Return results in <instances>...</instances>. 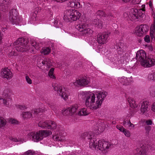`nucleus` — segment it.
<instances>
[{
  "mask_svg": "<svg viewBox=\"0 0 155 155\" xmlns=\"http://www.w3.org/2000/svg\"><path fill=\"white\" fill-rule=\"evenodd\" d=\"M46 110L45 109L39 108L38 109H34L33 110L34 113L36 114H38L39 113L43 112H45Z\"/></svg>",
  "mask_w": 155,
  "mask_h": 155,
  "instance_id": "obj_37",
  "label": "nucleus"
},
{
  "mask_svg": "<svg viewBox=\"0 0 155 155\" xmlns=\"http://www.w3.org/2000/svg\"><path fill=\"white\" fill-rule=\"evenodd\" d=\"M97 98L91 104L89 107L93 109H96L99 108L101 106L103 101L107 94V93L105 91L96 92L95 93Z\"/></svg>",
  "mask_w": 155,
  "mask_h": 155,
  "instance_id": "obj_3",
  "label": "nucleus"
},
{
  "mask_svg": "<svg viewBox=\"0 0 155 155\" xmlns=\"http://www.w3.org/2000/svg\"><path fill=\"white\" fill-rule=\"evenodd\" d=\"M89 113L87 111L85 108H82L78 112V114L80 116H86L88 115Z\"/></svg>",
  "mask_w": 155,
  "mask_h": 155,
  "instance_id": "obj_29",
  "label": "nucleus"
},
{
  "mask_svg": "<svg viewBox=\"0 0 155 155\" xmlns=\"http://www.w3.org/2000/svg\"><path fill=\"white\" fill-rule=\"evenodd\" d=\"M98 144L99 146L98 150H100L103 153L107 152L110 146L109 142L101 140H99Z\"/></svg>",
  "mask_w": 155,
  "mask_h": 155,
  "instance_id": "obj_14",
  "label": "nucleus"
},
{
  "mask_svg": "<svg viewBox=\"0 0 155 155\" xmlns=\"http://www.w3.org/2000/svg\"><path fill=\"white\" fill-rule=\"evenodd\" d=\"M57 127L56 124L54 121L49 120L48 129H55Z\"/></svg>",
  "mask_w": 155,
  "mask_h": 155,
  "instance_id": "obj_31",
  "label": "nucleus"
},
{
  "mask_svg": "<svg viewBox=\"0 0 155 155\" xmlns=\"http://www.w3.org/2000/svg\"><path fill=\"white\" fill-rule=\"evenodd\" d=\"M2 103L1 104H3L5 105L6 106L8 105L9 104V101L8 100V101L7 100V99H3L2 98V99H1Z\"/></svg>",
  "mask_w": 155,
  "mask_h": 155,
  "instance_id": "obj_47",
  "label": "nucleus"
},
{
  "mask_svg": "<svg viewBox=\"0 0 155 155\" xmlns=\"http://www.w3.org/2000/svg\"><path fill=\"white\" fill-rule=\"evenodd\" d=\"M9 20L12 23L17 25L19 24L20 19L18 16V13L15 9H12L9 12Z\"/></svg>",
  "mask_w": 155,
  "mask_h": 155,
  "instance_id": "obj_10",
  "label": "nucleus"
},
{
  "mask_svg": "<svg viewBox=\"0 0 155 155\" xmlns=\"http://www.w3.org/2000/svg\"><path fill=\"white\" fill-rule=\"evenodd\" d=\"M135 155H145L146 154V148L143 145L139 148H137L134 151Z\"/></svg>",
  "mask_w": 155,
  "mask_h": 155,
  "instance_id": "obj_19",
  "label": "nucleus"
},
{
  "mask_svg": "<svg viewBox=\"0 0 155 155\" xmlns=\"http://www.w3.org/2000/svg\"><path fill=\"white\" fill-rule=\"evenodd\" d=\"M113 17L114 16L112 13L110 12H108L107 13H105V17H109V18H111Z\"/></svg>",
  "mask_w": 155,
  "mask_h": 155,
  "instance_id": "obj_50",
  "label": "nucleus"
},
{
  "mask_svg": "<svg viewBox=\"0 0 155 155\" xmlns=\"http://www.w3.org/2000/svg\"><path fill=\"white\" fill-rule=\"evenodd\" d=\"M124 44L120 42L118 43L117 45V49L118 51H121L124 49Z\"/></svg>",
  "mask_w": 155,
  "mask_h": 155,
  "instance_id": "obj_35",
  "label": "nucleus"
},
{
  "mask_svg": "<svg viewBox=\"0 0 155 155\" xmlns=\"http://www.w3.org/2000/svg\"><path fill=\"white\" fill-rule=\"evenodd\" d=\"M105 125L104 123L100 124L98 126V130L100 132H102L105 129Z\"/></svg>",
  "mask_w": 155,
  "mask_h": 155,
  "instance_id": "obj_34",
  "label": "nucleus"
},
{
  "mask_svg": "<svg viewBox=\"0 0 155 155\" xmlns=\"http://www.w3.org/2000/svg\"><path fill=\"white\" fill-rule=\"evenodd\" d=\"M150 94L152 97H155V87H151L149 88Z\"/></svg>",
  "mask_w": 155,
  "mask_h": 155,
  "instance_id": "obj_36",
  "label": "nucleus"
},
{
  "mask_svg": "<svg viewBox=\"0 0 155 155\" xmlns=\"http://www.w3.org/2000/svg\"><path fill=\"white\" fill-rule=\"evenodd\" d=\"M11 2L9 0H0V10L5 11L10 5Z\"/></svg>",
  "mask_w": 155,
  "mask_h": 155,
  "instance_id": "obj_17",
  "label": "nucleus"
},
{
  "mask_svg": "<svg viewBox=\"0 0 155 155\" xmlns=\"http://www.w3.org/2000/svg\"><path fill=\"white\" fill-rule=\"evenodd\" d=\"M68 5L71 8H77L81 7L80 4L76 1H71L68 4Z\"/></svg>",
  "mask_w": 155,
  "mask_h": 155,
  "instance_id": "obj_22",
  "label": "nucleus"
},
{
  "mask_svg": "<svg viewBox=\"0 0 155 155\" xmlns=\"http://www.w3.org/2000/svg\"><path fill=\"white\" fill-rule=\"evenodd\" d=\"M53 138L54 140H56L57 141H61L63 140V138H61L60 136L59 135H54L53 137Z\"/></svg>",
  "mask_w": 155,
  "mask_h": 155,
  "instance_id": "obj_42",
  "label": "nucleus"
},
{
  "mask_svg": "<svg viewBox=\"0 0 155 155\" xmlns=\"http://www.w3.org/2000/svg\"><path fill=\"white\" fill-rule=\"evenodd\" d=\"M119 81L124 85H129L132 81V78L131 77L127 78L123 76L118 78Z\"/></svg>",
  "mask_w": 155,
  "mask_h": 155,
  "instance_id": "obj_18",
  "label": "nucleus"
},
{
  "mask_svg": "<svg viewBox=\"0 0 155 155\" xmlns=\"http://www.w3.org/2000/svg\"><path fill=\"white\" fill-rule=\"evenodd\" d=\"M97 15L104 17L105 16V13L103 11L99 10L97 12Z\"/></svg>",
  "mask_w": 155,
  "mask_h": 155,
  "instance_id": "obj_46",
  "label": "nucleus"
},
{
  "mask_svg": "<svg viewBox=\"0 0 155 155\" xmlns=\"http://www.w3.org/2000/svg\"><path fill=\"white\" fill-rule=\"evenodd\" d=\"M17 108L21 110H24L26 109V107L25 105H18L17 106Z\"/></svg>",
  "mask_w": 155,
  "mask_h": 155,
  "instance_id": "obj_49",
  "label": "nucleus"
},
{
  "mask_svg": "<svg viewBox=\"0 0 155 155\" xmlns=\"http://www.w3.org/2000/svg\"><path fill=\"white\" fill-rule=\"evenodd\" d=\"M81 15L77 10L69 9L64 12V19L66 21H70L72 20L75 21L79 18Z\"/></svg>",
  "mask_w": 155,
  "mask_h": 155,
  "instance_id": "obj_4",
  "label": "nucleus"
},
{
  "mask_svg": "<svg viewBox=\"0 0 155 155\" xmlns=\"http://www.w3.org/2000/svg\"><path fill=\"white\" fill-rule=\"evenodd\" d=\"M123 132L125 136L127 137H129L130 136V132L129 130L125 128Z\"/></svg>",
  "mask_w": 155,
  "mask_h": 155,
  "instance_id": "obj_43",
  "label": "nucleus"
},
{
  "mask_svg": "<svg viewBox=\"0 0 155 155\" xmlns=\"http://www.w3.org/2000/svg\"><path fill=\"white\" fill-rule=\"evenodd\" d=\"M136 58L144 67H149L155 64V59L150 56L147 57L145 52L142 50L137 52Z\"/></svg>",
  "mask_w": 155,
  "mask_h": 155,
  "instance_id": "obj_1",
  "label": "nucleus"
},
{
  "mask_svg": "<svg viewBox=\"0 0 155 155\" xmlns=\"http://www.w3.org/2000/svg\"><path fill=\"white\" fill-rule=\"evenodd\" d=\"M16 55V54H15V53L14 51H12L8 54V56L10 57L13 56L14 55Z\"/></svg>",
  "mask_w": 155,
  "mask_h": 155,
  "instance_id": "obj_56",
  "label": "nucleus"
},
{
  "mask_svg": "<svg viewBox=\"0 0 155 155\" xmlns=\"http://www.w3.org/2000/svg\"><path fill=\"white\" fill-rule=\"evenodd\" d=\"M143 11L142 9H137L135 8H132L130 10V19L132 21H136L138 19L144 17L145 15L142 12Z\"/></svg>",
  "mask_w": 155,
  "mask_h": 155,
  "instance_id": "obj_7",
  "label": "nucleus"
},
{
  "mask_svg": "<svg viewBox=\"0 0 155 155\" xmlns=\"http://www.w3.org/2000/svg\"><path fill=\"white\" fill-rule=\"evenodd\" d=\"M54 88V90L56 91L59 95H60L65 100L68 99V92L65 90L64 87L57 84L55 85Z\"/></svg>",
  "mask_w": 155,
  "mask_h": 155,
  "instance_id": "obj_11",
  "label": "nucleus"
},
{
  "mask_svg": "<svg viewBox=\"0 0 155 155\" xmlns=\"http://www.w3.org/2000/svg\"><path fill=\"white\" fill-rule=\"evenodd\" d=\"M52 134L51 131L47 130H40L38 132H30L27 136L32 141L38 142L43 139L44 137H48Z\"/></svg>",
  "mask_w": 155,
  "mask_h": 155,
  "instance_id": "obj_2",
  "label": "nucleus"
},
{
  "mask_svg": "<svg viewBox=\"0 0 155 155\" xmlns=\"http://www.w3.org/2000/svg\"><path fill=\"white\" fill-rule=\"evenodd\" d=\"M95 26L99 28H101L103 27V22L99 19H94V22Z\"/></svg>",
  "mask_w": 155,
  "mask_h": 155,
  "instance_id": "obj_28",
  "label": "nucleus"
},
{
  "mask_svg": "<svg viewBox=\"0 0 155 155\" xmlns=\"http://www.w3.org/2000/svg\"><path fill=\"white\" fill-rule=\"evenodd\" d=\"M25 80L28 84H31L32 83V81L31 79L28 76L25 77Z\"/></svg>",
  "mask_w": 155,
  "mask_h": 155,
  "instance_id": "obj_51",
  "label": "nucleus"
},
{
  "mask_svg": "<svg viewBox=\"0 0 155 155\" xmlns=\"http://www.w3.org/2000/svg\"><path fill=\"white\" fill-rule=\"evenodd\" d=\"M40 60L43 65L46 64L47 66H49L51 65V63L52 62V60L48 58H45L44 60L42 59Z\"/></svg>",
  "mask_w": 155,
  "mask_h": 155,
  "instance_id": "obj_26",
  "label": "nucleus"
},
{
  "mask_svg": "<svg viewBox=\"0 0 155 155\" xmlns=\"http://www.w3.org/2000/svg\"><path fill=\"white\" fill-rule=\"evenodd\" d=\"M58 21H54V25L56 27H58L57 24L58 23Z\"/></svg>",
  "mask_w": 155,
  "mask_h": 155,
  "instance_id": "obj_60",
  "label": "nucleus"
},
{
  "mask_svg": "<svg viewBox=\"0 0 155 155\" xmlns=\"http://www.w3.org/2000/svg\"><path fill=\"white\" fill-rule=\"evenodd\" d=\"M117 129L119 130L120 131L123 132L125 128L122 126L117 125L116 127Z\"/></svg>",
  "mask_w": 155,
  "mask_h": 155,
  "instance_id": "obj_52",
  "label": "nucleus"
},
{
  "mask_svg": "<svg viewBox=\"0 0 155 155\" xmlns=\"http://www.w3.org/2000/svg\"><path fill=\"white\" fill-rule=\"evenodd\" d=\"M81 137L83 139L89 140L92 137H94V134L91 132H85L83 134Z\"/></svg>",
  "mask_w": 155,
  "mask_h": 155,
  "instance_id": "obj_23",
  "label": "nucleus"
},
{
  "mask_svg": "<svg viewBox=\"0 0 155 155\" xmlns=\"http://www.w3.org/2000/svg\"><path fill=\"white\" fill-rule=\"evenodd\" d=\"M145 123L147 125H151L152 124V121L151 120H146Z\"/></svg>",
  "mask_w": 155,
  "mask_h": 155,
  "instance_id": "obj_55",
  "label": "nucleus"
},
{
  "mask_svg": "<svg viewBox=\"0 0 155 155\" xmlns=\"http://www.w3.org/2000/svg\"><path fill=\"white\" fill-rule=\"evenodd\" d=\"M78 105L77 104H75L69 107L66 109V112H68V114L70 115H72L76 112L78 108Z\"/></svg>",
  "mask_w": 155,
  "mask_h": 155,
  "instance_id": "obj_20",
  "label": "nucleus"
},
{
  "mask_svg": "<svg viewBox=\"0 0 155 155\" xmlns=\"http://www.w3.org/2000/svg\"><path fill=\"white\" fill-rule=\"evenodd\" d=\"M9 139L15 142H19L20 143H22L24 141L23 139H17L16 138H13L12 137H9Z\"/></svg>",
  "mask_w": 155,
  "mask_h": 155,
  "instance_id": "obj_39",
  "label": "nucleus"
},
{
  "mask_svg": "<svg viewBox=\"0 0 155 155\" xmlns=\"http://www.w3.org/2000/svg\"><path fill=\"white\" fill-rule=\"evenodd\" d=\"M42 50V53L45 55L48 54L51 51V49L48 47L43 48Z\"/></svg>",
  "mask_w": 155,
  "mask_h": 155,
  "instance_id": "obj_33",
  "label": "nucleus"
},
{
  "mask_svg": "<svg viewBox=\"0 0 155 155\" xmlns=\"http://www.w3.org/2000/svg\"><path fill=\"white\" fill-rule=\"evenodd\" d=\"M152 110L153 111L155 112V102L153 103L152 104Z\"/></svg>",
  "mask_w": 155,
  "mask_h": 155,
  "instance_id": "obj_57",
  "label": "nucleus"
},
{
  "mask_svg": "<svg viewBox=\"0 0 155 155\" xmlns=\"http://www.w3.org/2000/svg\"><path fill=\"white\" fill-rule=\"evenodd\" d=\"M149 102L148 101H144L141 103V107L140 110L142 114H144L147 111Z\"/></svg>",
  "mask_w": 155,
  "mask_h": 155,
  "instance_id": "obj_21",
  "label": "nucleus"
},
{
  "mask_svg": "<svg viewBox=\"0 0 155 155\" xmlns=\"http://www.w3.org/2000/svg\"><path fill=\"white\" fill-rule=\"evenodd\" d=\"M48 123H49V120L45 121H41L38 123V125L39 127H41L42 128H46L48 129Z\"/></svg>",
  "mask_w": 155,
  "mask_h": 155,
  "instance_id": "obj_25",
  "label": "nucleus"
},
{
  "mask_svg": "<svg viewBox=\"0 0 155 155\" xmlns=\"http://www.w3.org/2000/svg\"><path fill=\"white\" fill-rule=\"evenodd\" d=\"M3 37V34L1 33V32H0V43L2 42V38Z\"/></svg>",
  "mask_w": 155,
  "mask_h": 155,
  "instance_id": "obj_59",
  "label": "nucleus"
},
{
  "mask_svg": "<svg viewBox=\"0 0 155 155\" xmlns=\"http://www.w3.org/2000/svg\"><path fill=\"white\" fill-rule=\"evenodd\" d=\"M144 40L147 42H149L150 41V37L149 35H146L144 38Z\"/></svg>",
  "mask_w": 155,
  "mask_h": 155,
  "instance_id": "obj_54",
  "label": "nucleus"
},
{
  "mask_svg": "<svg viewBox=\"0 0 155 155\" xmlns=\"http://www.w3.org/2000/svg\"><path fill=\"white\" fill-rule=\"evenodd\" d=\"M148 78L150 80L155 81V71L153 73L149 74L148 76Z\"/></svg>",
  "mask_w": 155,
  "mask_h": 155,
  "instance_id": "obj_41",
  "label": "nucleus"
},
{
  "mask_svg": "<svg viewBox=\"0 0 155 155\" xmlns=\"http://www.w3.org/2000/svg\"><path fill=\"white\" fill-rule=\"evenodd\" d=\"M152 14L154 19V24L153 25L150 27V30L154 31L155 30V12H153Z\"/></svg>",
  "mask_w": 155,
  "mask_h": 155,
  "instance_id": "obj_40",
  "label": "nucleus"
},
{
  "mask_svg": "<svg viewBox=\"0 0 155 155\" xmlns=\"http://www.w3.org/2000/svg\"><path fill=\"white\" fill-rule=\"evenodd\" d=\"M1 74L4 79L6 80H10L13 77L12 72L8 68L2 69L1 71Z\"/></svg>",
  "mask_w": 155,
  "mask_h": 155,
  "instance_id": "obj_15",
  "label": "nucleus"
},
{
  "mask_svg": "<svg viewBox=\"0 0 155 155\" xmlns=\"http://www.w3.org/2000/svg\"><path fill=\"white\" fill-rule=\"evenodd\" d=\"M90 140L89 147L92 150H98V148H99V141H97L96 139L94 136V137H92Z\"/></svg>",
  "mask_w": 155,
  "mask_h": 155,
  "instance_id": "obj_16",
  "label": "nucleus"
},
{
  "mask_svg": "<svg viewBox=\"0 0 155 155\" xmlns=\"http://www.w3.org/2000/svg\"><path fill=\"white\" fill-rule=\"evenodd\" d=\"M32 46L33 47L35 48L36 50H38L39 49V46L38 43H37L36 42H33L31 43Z\"/></svg>",
  "mask_w": 155,
  "mask_h": 155,
  "instance_id": "obj_45",
  "label": "nucleus"
},
{
  "mask_svg": "<svg viewBox=\"0 0 155 155\" xmlns=\"http://www.w3.org/2000/svg\"><path fill=\"white\" fill-rule=\"evenodd\" d=\"M22 116L24 119H28L32 117V115L31 113L28 111L22 112Z\"/></svg>",
  "mask_w": 155,
  "mask_h": 155,
  "instance_id": "obj_30",
  "label": "nucleus"
},
{
  "mask_svg": "<svg viewBox=\"0 0 155 155\" xmlns=\"http://www.w3.org/2000/svg\"><path fill=\"white\" fill-rule=\"evenodd\" d=\"M128 101L131 107L134 108H136L137 107V104L134 98L131 97L128 98Z\"/></svg>",
  "mask_w": 155,
  "mask_h": 155,
  "instance_id": "obj_27",
  "label": "nucleus"
},
{
  "mask_svg": "<svg viewBox=\"0 0 155 155\" xmlns=\"http://www.w3.org/2000/svg\"><path fill=\"white\" fill-rule=\"evenodd\" d=\"M151 126H146L145 127V129L146 130V134L147 135H148L150 131L151 130Z\"/></svg>",
  "mask_w": 155,
  "mask_h": 155,
  "instance_id": "obj_44",
  "label": "nucleus"
},
{
  "mask_svg": "<svg viewBox=\"0 0 155 155\" xmlns=\"http://www.w3.org/2000/svg\"><path fill=\"white\" fill-rule=\"evenodd\" d=\"M130 0H122V1L125 2H128L130 1Z\"/></svg>",
  "mask_w": 155,
  "mask_h": 155,
  "instance_id": "obj_62",
  "label": "nucleus"
},
{
  "mask_svg": "<svg viewBox=\"0 0 155 155\" xmlns=\"http://www.w3.org/2000/svg\"><path fill=\"white\" fill-rule=\"evenodd\" d=\"M11 90L8 89H6L4 91L3 95L7 99H10L11 98Z\"/></svg>",
  "mask_w": 155,
  "mask_h": 155,
  "instance_id": "obj_24",
  "label": "nucleus"
},
{
  "mask_svg": "<svg viewBox=\"0 0 155 155\" xmlns=\"http://www.w3.org/2000/svg\"><path fill=\"white\" fill-rule=\"evenodd\" d=\"M134 125L132 123H130L128 126L129 128H132L134 127Z\"/></svg>",
  "mask_w": 155,
  "mask_h": 155,
  "instance_id": "obj_58",
  "label": "nucleus"
},
{
  "mask_svg": "<svg viewBox=\"0 0 155 155\" xmlns=\"http://www.w3.org/2000/svg\"><path fill=\"white\" fill-rule=\"evenodd\" d=\"M90 78L84 76L78 79L75 82L70 84L71 86H85L90 84Z\"/></svg>",
  "mask_w": 155,
  "mask_h": 155,
  "instance_id": "obj_9",
  "label": "nucleus"
},
{
  "mask_svg": "<svg viewBox=\"0 0 155 155\" xmlns=\"http://www.w3.org/2000/svg\"><path fill=\"white\" fill-rule=\"evenodd\" d=\"M110 33L104 32L102 34H99L97 36V42L101 45L106 44L108 41V38L110 35Z\"/></svg>",
  "mask_w": 155,
  "mask_h": 155,
  "instance_id": "obj_12",
  "label": "nucleus"
},
{
  "mask_svg": "<svg viewBox=\"0 0 155 155\" xmlns=\"http://www.w3.org/2000/svg\"><path fill=\"white\" fill-rule=\"evenodd\" d=\"M135 3L138 4L140 2V1L139 0H135Z\"/></svg>",
  "mask_w": 155,
  "mask_h": 155,
  "instance_id": "obj_61",
  "label": "nucleus"
},
{
  "mask_svg": "<svg viewBox=\"0 0 155 155\" xmlns=\"http://www.w3.org/2000/svg\"><path fill=\"white\" fill-rule=\"evenodd\" d=\"M150 49L151 50V51H152L153 50V47L152 46H151L150 47Z\"/></svg>",
  "mask_w": 155,
  "mask_h": 155,
  "instance_id": "obj_64",
  "label": "nucleus"
},
{
  "mask_svg": "<svg viewBox=\"0 0 155 155\" xmlns=\"http://www.w3.org/2000/svg\"><path fill=\"white\" fill-rule=\"evenodd\" d=\"M149 27L146 25H141L136 28L135 33L137 35L140 37L148 31Z\"/></svg>",
  "mask_w": 155,
  "mask_h": 155,
  "instance_id": "obj_13",
  "label": "nucleus"
},
{
  "mask_svg": "<svg viewBox=\"0 0 155 155\" xmlns=\"http://www.w3.org/2000/svg\"><path fill=\"white\" fill-rule=\"evenodd\" d=\"M27 40L24 38H20L14 42L13 45L15 46L16 50L18 51L23 52L29 50L27 47Z\"/></svg>",
  "mask_w": 155,
  "mask_h": 155,
  "instance_id": "obj_5",
  "label": "nucleus"
},
{
  "mask_svg": "<svg viewBox=\"0 0 155 155\" xmlns=\"http://www.w3.org/2000/svg\"><path fill=\"white\" fill-rule=\"evenodd\" d=\"M6 120L2 117H0V128L4 127L6 124Z\"/></svg>",
  "mask_w": 155,
  "mask_h": 155,
  "instance_id": "obj_32",
  "label": "nucleus"
},
{
  "mask_svg": "<svg viewBox=\"0 0 155 155\" xmlns=\"http://www.w3.org/2000/svg\"><path fill=\"white\" fill-rule=\"evenodd\" d=\"M76 28L80 32L81 34L84 36L91 35L93 31L89 28L87 24L85 23L81 22L75 26Z\"/></svg>",
  "mask_w": 155,
  "mask_h": 155,
  "instance_id": "obj_6",
  "label": "nucleus"
},
{
  "mask_svg": "<svg viewBox=\"0 0 155 155\" xmlns=\"http://www.w3.org/2000/svg\"><path fill=\"white\" fill-rule=\"evenodd\" d=\"M127 120L126 121L124 120L123 121V124L124 125H125V124H127Z\"/></svg>",
  "mask_w": 155,
  "mask_h": 155,
  "instance_id": "obj_63",
  "label": "nucleus"
},
{
  "mask_svg": "<svg viewBox=\"0 0 155 155\" xmlns=\"http://www.w3.org/2000/svg\"><path fill=\"white\" fill-rule=\"evenodd\" d=\"M9 121L12 124H18V121L16 120L13 119L12 118H10Z\"/></svg>",
  "mask_w": 155,
  "mask_h": 155,
  "instance_id": "obj_48",
  "label": "nucleus"
},
{
  "mask_svg": "<svg viewBox=\"0 0 155 155\" xmlns=\"http://www.w3.org/2000/svg\"><path fill=\"white\" fill-rule=\"evenodd\" d=\"M24 155H33V153L31 150H29L25 153Z\"/></svg>",
  "mask_w": 155,
  "mask_h": 155,
  "instance_id": "obj_53",
  "label": "nucleus"
},
{
  "mask_svg": "<svg viewBox=\"0 0 155 155\" xmlns=\"http://www.w3.org/2000/svg\"><path fill=\"white\" fill-rule=\"evenodd\" d=\"M54 71V68H51L50 69L48 75L50 78L54 79L55 78V76L53 74Z\"/></svg>",
  "mask_w": 155,
  "mask_h": 155,
  "instance_id": "obj_38",
  "label": "nucleus"
},
{
  "mask_svg": "<svg viewBox=\"0 0 155 155\" xmlns=\"http://www.w3.org/2000/svg\"><path fill=\"white\" fill-rule=\"evenodd\" d=\"M81 95L82 98L85 100L86 106L88 107H89L95 99V94L89 91L83 92Z\"/></svg>",
  "mask_w": 155,
  "mask_h": 155,
  "instance_id": "obj_8",
  "label": "nucleus"
}]
</instances>
